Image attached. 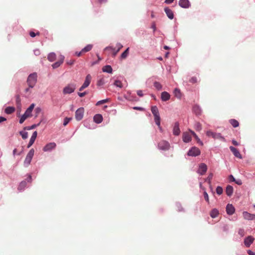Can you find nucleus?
Listing matches in <instances>:
<instances>
[{"mask_svg":"<svg viewBox=\"0 0 255 255\" xmlns=\"http://www.w3.org/2000/svg\"><path fill=\"white\" fill-rule=\"evenodd\" d=\"M244 218L246 220H252V214L248 213V212H244L243 213Z\"/></svg>","mask_w":255,"mask_h":255,"instance_id":"obj_27","label":"nucleus"},{"mask_svg":"<svg viewBox=\"0 0 255 255\" xmlns=\"http://www.w3.org/2000/svg\"><path fill=\"white\" fill-rule=\"evenodd\" d=\"M247 252L249 255H255V253L252 252L251 250H248Z\"/></svg>","mask_w":255,"mask_h":255,"instance_id":"obj_64","label":"nucleus"},{"mask_svg":"<svg viewBox=\"0 0 255 255\" xmlns=\"http://www.w3.org/2000/svg\"><path fill=\"white\" fill-rule=\"evenodd\" d=\"M56 58V54L54 52L49 53L48 55V60L50 62H53L55 60Z\"/></svg>","mask_w":255,"mask_h":255,"instance_id":"obj_24","label":"nucleus"},{"mask_svg":"<svg viewBox=\"0 0 255 255\" xmlns=\"http://www.w3.org/2000/svg\"><path fill=\"white\" fill-rule=\"evenodd\" d=\"M194 128L197 131H200L202 129V125L200 123L197 122L194 125Z\"/></svg>","mask_w":255,"mask_h":255,"instance_id":"obj_35","label":"nucleus"},{"mask_svg":"<svg viewBox=\"0 0 255 255\" xmlns=\"http://www.w3.org/2000/svg\"><path fill=\"white\" fill-rule=\"evenodd\" d=\"M204 197L205 200L209 203V196L206 191L204 192Z\"/></svg>","mask_w":255,"mask_h":255,"instance_id":"obj_50","label":"nucleus"},{"mask_svg":"<svg viewBox=\"0 0 255 255\" xmlns=\"http://www.w3.org/2000/svg\"><path fill=\"white\" fill-rule=\"evenodd\" d=\"M229 122L234 128H237L239 126V122L235 119H231Z\"/></svg>","mask_w":255,"mask_h":255,"instance_id":"obj_31","label":"nucleus"},{"mask_svg":"<svg viewBox=\"0 0 255 255\" xmlns=\"http://www.w3.org/2000/svg\"><path fill=\"white\" fill-rule=\"evenodd\" d=\"M109 101V99H106L105 100H102L99 101L96 103V106H99L100 105L106 103L108 102Z\"/></svg>","mask_w":255,"mask_h":255,"instance_id":"obj_42","label":"nucleus"},{"mask_svg":"<svg viewBox=\"0 0 255 255\" xmlns=\"http://www.w3.org/2000/svg\"><path fill=\"white\" fill-rule=\"evenodd\" d=\"M16 104L17 108H20L21 107V100L19 95L16 96Z\"/></svg>","mask_w":255,"mask_h":255,"instance_id":"obj_34","label":"nucleus"},{"mask_svg":"<svg viewBox=\"0 0 255 255\" xmlns=\"http://www.w3.org/2000/svg\"><path fill=\"white\" fill-rule=\"evenodd\" d=\"M170 147V143L164 140H161L159 143H158V148L160 150H168L169 149Z\"/></svg>","mask_w":255,"mask_h":255,"instance_id":"obj_3","label":"nucleus"},{"mask_svg":"<svg viewBox=\"0 0 255 255\" xmlns=\"http://www.w3.org/2000/svg\"><path fill=\"white\" fill-rule=\"evenodd\" d=\"M216 192L218 194L221 195L223 193V189L220 186H218L216 188Z\"/></svg>","mask_w":255,"mask_h":255,"instance_id":"obj_47","label":"nucleus"},{"mask_svg":"<svg viewBox=\"0 0 255 255\" xmlns=\"http://www.w3.org/2000/svg\"><path fill=\"white\" fill-rule=\"evenodd\" d=\"M216 133L212 131L211 130H208L206 132V135L209 137H212L213 138H215Z\"/></svg>","mask_w":255,"mask_h":255,"instance_id":"obj_38","label":"nucleus"},{"mask_svg":"<svg viewBox=\"0 0 255 255\" xmlns=\"http://www.w3.org/2000/svg\"><path fill=\"white\" fill-rule=\"evenodd\" d=\"M94 121L97 124H100L103 121V117L101 114H96L93 118Z\"/></svg>","mask_w":255,"mask_h":255,"instance_id":"obj_19","label":"nucleus"},{"mask_svg":"<svg viewBox=\"0 0 255 255\" xmlns=\"http://www.w3.org/2000/svg\"><path fill=\"white\" fill-rule=\"evenodd\" d=\"M87 94V93L86 92H83V93H78V95L80 97H83Z\"/></svg>","mask_w":255,"mask_h":255,"instance_id":"obj_56","label":"nucleus"},{"mask_svg":"<svg viewBox=\"0 0 255 255\" xmlns=\"http://www.w3.org/2000/svg\"><path fill=\"white\" fill-rule=\"evenodd\" d=\"M207 170V166L205 163H201L199 165L198 173L201 175H204Z\"/></svg>","mask_w":255,"mask_h":255,"instance_id":"obj_10","label":"nucleus"},{"mask_svg":"<svg viewBox=\"0 0 255 255\" xmlns=\"http://www.w3.org/2000/svg\"><path fill=\"white\" fill-rule=\"evenodd\" d=\"M93 46L92 44L87 45L85 47L82 49V52H84V53H86L90 51L92 49Z\"/></svg>","mask_w":255,"mask_h":255,"instance_id":"obj_32","label":"nucleus"},{"mask_svg":"<svg viewBox=\"0 0 255 255\" xmlns=\"http://www.w3.org/2000/svg\"><path fill=\"white\" fill-rule=\"evenodd\" d=\"M164 11L169 19H172L173 18L174 14L173 11L170 8L168 7H165L164 8Z\"/></svg>","mask_w":255,"mask_h":255,"instance_id":"obj_18","label":"nucleus"},{"mask_svg":"<svg viewBox=\"0 0 255 255\" xmlns=\"http://www.w3.org/2000/svg\"><path fill=\"white\" fill-rule=\"evenodd\" d=\"M28 117H30V116L24 113V114L21 116L19 120V123L22 124L24 121Z\"/></svg>","mask_w":255,"mask_h":255,"instance_id":"obj_33","label":"nucleus"},{"mask_svg":"<svg viewBox=\"0 0 255 255\" xmlns=\"http://www.w3.org/2000/svg\"><path fill=\"white\" fill-rule=\"evenodd\" d=\"M200 149L196 147H192L188 152V155L191 156H196L200 154Z\"/></svg>","mask_w":255,"mask_h":255,"instance_id":"obj_8","label":"nucleus"},{"mask_svg":"<svg viewBox=\"0 0 255 255\" xmlns=\"http://www.w3.org/2000/svg\"><path fill=\"white\" fill-rule=\"evenodd\" d=\"M15 111V108L13 107H7L5 109L4 112L7 114H11Z\"/></svg>","mask_w":255,"mask_h":255,"instance_id":"obj_26","label":"nucleus"},{"mask_svg":"<svg viewBox=\"0 0 255 255\" xmlns=\"http://www.w3.org/2000/svg\"><path fill=\"white\" fill-rule=\"evenodd\" d=\"M75 88L74 84H69L63 89V93L64 94H71L75 91Z\"/></svg>","mask_w":255,"mask_h":255,"instance_id":"obj_5","label":"nucleus"},{"mask_svg":"<svg viewBox=\"0 0 255 255\" xmlns=\"http://www.w3.org/2000/svg\"><path fill=\"white\" fill-rule=\"evenodd\" d=\"M35 113H36V116H37L38 114H39L40 113L41 109L39 108H37L35 109Z\"/></svg>","mask_w":255,"mask_h":255,"instance_id":"obj_61","label":"nucleus"},{"mask_svg":"<svg viewBox=\"0 0 255 255\" xmlns=\"http://www.w3.org/2000/svg\"><path fill=\"white\" fill-rule=\"evenodd\" d=\"M151 112L154 116V121L155 124L158 126L159 128L161 129L160 127V118L159 114L158 109L156 106H153L151 107Z\"/></svg>","mask_w":255,"mask_h":255,"instance_id":"obj_1","label":"nucleus"},{"mask_svg":"<svg viewBox=\"0 0 255 255\" xmlns=\"http://www.w3.org/2000/svg\"><path fill=\"white\" fill-rule=\"evenodd\" d=\"M238 233L240 235H241L242 237L244 236L245 235V231L244 229H240L239 230Z\"/></svg>","mask_w":255,"mask_h":255,"instance_id":"obj_53","label":"nucleus"},{"mask_svg":"<svg viewBox=\"0 0 255 255\" xmlns=\"http://www.w3.org/2000/svg\"><path fill=\"white\" fill-rule=\"evenodd\" d=\"M19 133L21 135L22 138L23 139H25L28 137V132H27L21 131L19 132Z\"/></svg>","mask_w":255,"mask_h":255,"instance_id":"obj_41","label":"nucleus"},{"mask_svg":"<svg viewBox=\"0 0 255 255\" xmlns=\"http://www.w3.org/2000/svg\"><path fill=\"white\" fill-rule=\"evenodd\" d=\"M230 149L235 156H236V157L240 158V159L242 158V155L241 154V153H240V152L237 148H236L235 147H234L233 146H230Z\"/></svg>","mask_w":255,"mask_h":255,"instance_id":"obj_12","label":"nucleus"},{"mask_svg":"<svg viewBox=\"0 0 255 255\" xmlns=\"http://www.w3.org/2000/svg\"><path fill=\"white\" fill-rule=\"evenodd\" d=\"M40 34V33L39 32H37V33H35L33 31H30L29 32V35L31 37H35L36 35H39Z\"/></svg>","mask_w":255,"mask_h":255,"instance_id":"obj_52","label":"nucleus"},{"mask_svg":"<svg viewBox=\"0 0 255 255\" xmlns=\"http://www.w3.org/2000/svg\"><path fill=\"white\" fill-rule=\"evenodd\" d=\"M129 47L127 48L126 50L121 54V58L122 59H126L129 54Z\"/></svg>","mask_w":255,"mask_h":255,"instance_id":"obj_30","label":"nucleus"},{"mask_svg":"<svg viewBox=\"0 0 255 255\" xmlns=\"http://www.w3.org/2000/svg\"><path fill=\"white\" fill-rule=\"evenodd\" d=\"M137 94L138 96H139V97H142L143 96V93H142V91L141 90H138L137 91Z\"/></svg>","mask_w":255,"mask_h":255,"instance_id":"obj_60","label":"nucleus"},{"mask_svg":"<svg viewBox=\"0 0 255 255\" xmlns=\"http://www.w3.org/2000/svg\"><path fill=\"white\" fill-rule=\"evenodd\" d=\"M35 139L31 137L30 139V140H29V142L27 145V147L28 148H29L33 144V143L35 141Z\"/></svg>","mask_w":255,"mask_h":255,"instance_id":"obj_49","label":"nucleus"},{"mask_svg":"<svg viewBox=\"0 0 255 255\" xmlns=\"http://www.w3.org/2000/svg\"><path fill=\"white\" fill-rule=\"evenodd\" d=\"M226 192L228 196H230L233 192V188L232 186L228 185L226 187Z\"/></svg>","mask_w":255,"mask_h":255,"instance_id":"obj_22","label":"nucleus"},{"mask_svg":"<svg viewBox=\"0 0 255 255\" xmlns=\"http://www.w3.org/2000/svg\"><path fill=\"white\" fill-rule=\"evenodd\" d=\"M84 109L82 107H81L77 110L75 112V119L77 121H81L84 116Z\"/></svg>","mask_w":255,"mask_h":255,"instance_id":"obj_6","label":"nucleus"},{"mask_svg":"<svg viewBox=\"0 0 255 255\" xmlns=\"http://www.w3.org/2000/svg\"><path fill=\"white\" fill-rule=\"evenodd\" d=\"M174 93L175 94V96L178 98H180L181 97V92H180V91L179 89H177V88H176L175 90H174Z\"/></svg>","mask_w":255,"mask_h":255,"instance_id":"obj_36","label":"nucleus"},{"mask_svg":"<svg viewBox=\"0 0 255 255\" xmlns=\"http://www.w3.org/2000/svg\"><path fill=\"white\" fill-rule=\"evenodd\" d=\"M34 150L33 148L31 149L28 153H27L26 157L25 159V160L24 161V164L25 166H28L31 161L32 159V157L34 155Z\"/></svg>","mask_w":255,"mask_h":255,"instance_id":"obj_4","label":"nucleus"},{"mask_svg":"<svg viewBox=\"0 0 255 255\" xmlns=\"http://www.w3.org/2000/svg\"><path fill=\"white\" fill-rule=\"evenodd\" d=\"M56 146V144L55 142H50L48 144H47L44 147H43V151H50L52 149L55 148Z\"/></svg>","mask_w":255,"mask_h":255,"instance_id":"obj_11","label":"nucleus"},{"mask_svg":"<svg viewBox=\"0 0 255 255\" xmlns=\"http://www.w3.org/2000/svg\"><path fill=\"white\" fill-rule=\"evenodd\" d=\"M179 5L183 8H188L190 5V3L188 0H180Z\"/></svg>","mask_w":255,"mask_h":255,"instance_id":"obj_16","label":"nucleus"},{"mask_svg":"<svg viewBox=\"0 0 255 255\" xmlns=\"http://www.w3.org/2000/svg\"><path fill=\"white\" fill-rule=\"evenodd\" d=\"M234 182H235V183L236 184H237L238 185H240L242 184V182L241 180H240V179H238V180L235 179V181H234Z\"/></svg>","mask_w":255,"mask_h":255,"instance_id":"obj_59","label":"nucleus"},{"mask_svg":"<svg viewBox=\"0 0 255 255\" xmlns=\"http://www.w3.org/2000/svg\"><path fill=\"white\" fill-rule=\"evenodd\" d=\"M170 95L166 92H163L161 93V98L163 101H167L170 99Z\"/></svg>","mask_w":255,"mask_h":255,"instance_id":"obj_20","label":"nucleus"},{"mask_svg":"<svg viewBox=\"0 0 255 255\" xmlns=\"http://www.w3.org/2000/svg\"><path fill=\"white\" fill-rule=\"evenodd\" d=\"M213 173H210V174H209V175H208V177L206 179V181L208 182V183L209 184L210 186H211V180L213 178Z\"/></svg>","mask_w":255,"mask_h":255,"instance_id":"obj_40","label":"nucleus"},{"mask_svg":"<svg viewBox=\"0 0 255 255\" xmlns=\"http://www.w3.org/2000/svg\"><path fill=\"white\" fill-rule=\"evenodd\" d=\"M111 50L112 51V52H113L112 54H113V57H115L117 55V54L118 53V52L119 51L117 49L116 50V48L113 47L112 46L106 47L105 48V50Z\"/></svg>","mask_w":255,"mask_h":255,"instance_id":"obj_23","label":"nucleus"},{"mask_svg":"<svg viewBox=\"0 0 255 255\" xmlns=\"http://www.w3.org/2000/svg\"><path fill=\"white\" fill-rule=\"evenodd\" d=\"M116 47H117V50L120 51V49L123 47V45L121 43H117Z\"/></svg>","mask_w":255,"mask_h":255,"instance_id":"obj_57","label":"nucleus"},{"mask_svg":"<svg viewBox=\"0 0 255 255\" xmlns=\"http://www.w3.org/2000/svg\"><path fill=\"white\" fill-rule=\"evenodd\" d=\"M254 241V238L252 236H249L245 239L244 243L247 247H249Z\"/></svg>","mask_w":255,"mask_h":255,"instance_id":"obj_15","label":"nucleus"},{"mask_svg":"<svg viewBox=\"0 0 255 255\" xmlns=\"http://www.w3.org/2000/svg\"><path fill=\"white\" fill-rule=\"evenodd\" d=\"M235 211V209L234 207L232 204H228L227 205L226 211H227V213L228 215H233Z\"/></svg>","mask_w":255,"mask_h":255,"instance_id":"obj_14","label":"nucleus"},{"mask_svg":"<svg viewBox=\"0 0 255 255\" xmlns=\"http://www.w3.org/2000/svg\"><path fill=\"white\" fill-rule=\"evenodd\" d=\"M114 85L118 87L122 88L123 87V84L122 82L119 80H116L114 82Z\"/></svg>","mask_w":255,"mask_h":255,"instance_id":"obj_44","label":"nucleus"},{"mask_svg":"<svg viewBox=\"0 0 255 255\" xmlns=\"http://www.w3.org/2000/svg\"><path fill=\"white\" fill-rule=\"evenodd\" d=\"M105 84L104 78H101L98 80L97 82V85L99 86H102Z\"/></svg>","mask_w":255,"mask_h":255,"instance_id":"obj_48","label":"nucleus"},{"mask_svg":"<svg viewBox=\"0 0 255 255\" xmlns=\"http://www.w3.org/2000/svg\"><path fill=\"white\" fill-rule=\"evenodd\" d=\"M40 123H39L37 124L32 125L31 126H30V127H26L24 128V129L31 130V129H34L35 128H36L37 127L39 126L40 125Z\"/></svg>","mask_w":255,"mask_h":255,"instance_id":"obj_37","label":"nucleus"},{"mask_svg":"<svg viewBox=\"0 0 255 255\" xmlns=\"http://www.w3.org/2000/svg\"><path fill=\"white\" fill-rule=\"evenodd\" d=\"M72 119V118H65L64 120L63 126H66Z\"/></svg>","mask_w":255,"mask_h":255,"instance_id":"obj_45","label":"nucleus"},{"mask_svg":"<svg viewBox=\"0 0 255 255\" xmlns=\"http://www.w3.org/2000/svg\"><path fill=\"white\" fill-rule=\"evenodd\" d=\"M35 105L32 104L26 110L25 113L29 115L30 117L31 116V112L34 108Z\"/></svg>","mask_w":255,"mask_h":255,"instance_id":"obj_28","label":"nucleus"},{"mask_svg":"<svg viewBox=\"0 0 255 255\" xmlns=\"http://www.w3.org/2000/svg\"><path fill=\"white\" fill-rule=\"evenodd\" d=\"M92 79V77L90 74H88L86 77L84 83L82 86L80 88L79 91H82L85 88H87L90 85Z\"/></svg>","mask_w":255,"mask_h":255,"instance_id":"obj_7","label":"nucleus"},{"mask_svg":"<svg viewBox=\"0 0 255 255\" xmlns=\"http://www.w3.org/2000/svg\"><path fill=\"white\" fill-rule=\"evenodd\" d=\"M219 214L218 210L215 208L211 211L210 215L212 218H215L218 216Z\"/></svg>","mask_w":255,"mask_h":255,"instance_id":"obj_21","label":"nucleus"},{"mask_svg":"<svg viewBox=\"0 0 255 255\" xmlns=\"http://www.w3.org/2000/svg\"><path fill=\"white\" fill-rule=\"evenodd\" d=\"M232 143L235 145V146H238L239 145V143L235 140L234 139H233L232 140Z\"/></svg>","mask_w":255,"mask_h":255,"instance_id":"obj_63","label":"nucleus"},{"mask_svg":"<svg viewBox=\"0 0 255 255\" xmlns=\"http://www.w3.org/2000/svg\"><path fill=\"white\" fill-rule=\"evenodd\" d=\"M214 139H220L222 140H225V138L221 135V133H216V136H215Z\"/></svg>","mask_w":255,"mask_h":255,"instance_id":"obj_46","label":"nucleus"},{"mask_svg":"<svg viewBox=\"0 0 255 255\" xmlns=\"http://www.w3.org/2000/svg\"><path fill=\"white\" fill-rule=\"evenodd\" d=\"M37 74L33 73L29 75L27 80V83L29 88H33L37 82Z\"/></svg>","mask_w":255,"mask_h":255,"instance_id":"obj_2","label":"nucleus"},{"mask_svg":"<svg viewBox=\"0 0 255 255\" xmlns=\"http://www.w3.org/2000/svg\"><path fill=\"white\" fill-rule=\"evenodd\" d=\"M75 62V60L73 59H70L67 61V64L70 65H73Z\"/></svg>","mask_w":255,"mask_h":255,"instance_id":"obj_54","label":"nucleus"},{"mask_svg":"<svg viewBox=\"0 0 255 255\" xmlns=\"http://www.w3.org/2000/svg\"><path fill=\"white\" fill-rule=\"evenodd\" d=\"M173 133L175 135H179L180 133V129L179 128V125L178 122L174 124L173 128Z\"/></svg>","mask_w":255,"mask_h":255,"instance_id":"obj_13","label":"nucleus"},{"mask_svg":"<svg viewBox=\"0 0 255 255\" xmlns=\"http://www.w3.org/2000/svg\"><path fill=\"white\" fill-rule=\"evenodd\" d=\"M64 59V57L61 55L60 60L52 65L53 68L55 69L59 67L63 63Z\"/></svg>","mask_w":255,"mask_h":255,"instance_id":"obj_17","label":"nucleus"},{"mask_svg":"<svg viewBox=\"0 0 255 255\" xmlns=\"http://www.w3.org/2000/svg\"><path fill=\"white\" fill-rule=\"evenodd\" d=\"M34 53L36 56L40 55V51L39 49H35L34 50Z\"/></svg>","mask_w":255,"mask_h":255,"instance_id":"obj_55","label":"nucleus"},{"mask_svg":"<svg viewBox=\"0 0 255 255\" xmlns=\"http://www.w3.org/2000/svg\"><path fill=\"white\" fill-rule=\"evenodd\" d=\"M189 82L192 83H196L197 82V78L196 77H192L189 80Z\"/></svg>","mask_w":255,"mask_h":255,"instance_id":"obj_51","label":"nucleus"},{"mask_svg":"<svg viewBox=\"0 0 255 255\" xmlns=\"http://www.w3.org/2000/svg\"><path fill=\"white\" fill-rule=\"evenodd\" d=\"M190 132L192 134V135L194 137L195 139L197 140V142L201 144L202 145H203V142L200 140L198 136L197 135V134L194 132V131L189 130Z\"/></svg>","mask_w":255,"mask_h":255,"instance_id":"obj_29","label":"nucleus"},{"mask_svg":"<svg viewBox=\"0 0 255 255\" xmlns=\"http://www.w3.org/2000/svg\"><path fill=\"white\" fill-rule=\"evenodd\" d=\"M102 70L103 72H107L109 73H112L113 71L112 68L110 65H106L104 66Z\"/></svg>","mask_w":255,"mask_h":255,"instance_id":"obj_25","label":"nucleus"},{"mask_svg":"<svg viewBox=\"0 0 255 255\" xmlns=\"http://www.w3.org/2000/svg\"><path fill=\"white\" fill-rule=\"evenodd\" d=\"M83 53H84V52H82V50H81V51H80L79 52H76V53H75V54H76L77 56L80 57V56H81V55H82Z\"/></svg>","mask_w":255,"mask_h":255,"instance_id":"obj_62","label":"nucleus"},{"mask_svg":"<svg viewBox=\"0 0 255 255\" xmlns=\"http://www.w3.org/2000/svg\"><path fill=\"white\" fill-rule=\"evenodd\" d=\"M26 185V182L25 181H22L20 183V184H19V186L18 187V189L19 190H21L25 188Z\"/></svg>","mask_w":255,"mask_h":255,"instance_id":"obj_39","label":"nucleus"},{"mask_svg":"<svg viewBox=\"0 0 255 255\" xmlns=\"http://www.w3.org/2000/svg\"><path fill=\"white\" fill-rule=\"evenodd\" d=\"M37 131H35L33 133V134H32V136H31V137H32V138H34V139H36V137H37Z\"/></svg>","mask_w":255,"mask_h":255,"instance_id":"obj_58","label":"nucleus"},{"mask_svg":"<svg viewBox=\"0 0 255 255\" xmlns=\"http://www.w3.org/2000/svg\"><path fill=\"white\" fill-rule=\"evenodd\" d=\"M191 135L192 134L189 131L188 132H185L183 133L182 135V139L184 142H189L191 140Z\"/></svg>","mask_w":255,"mask_h":255,"instance_id":"obj_9","label":"nucleus"},{"mask_svg":"<svg viewBox=\"0 0 255 255\" xmlns=\"http://www.w3.org/2000/svg\"><path fill=\"white\" fill-rule=\"evenodd\" d=\"M154 86L158 90L162 88V85L158 82H155L154 83Z\"/></svg>","mask_w":255,"mask_h":255,"instance_id":"obj_43","label":"nucleus"}]
</instances>
